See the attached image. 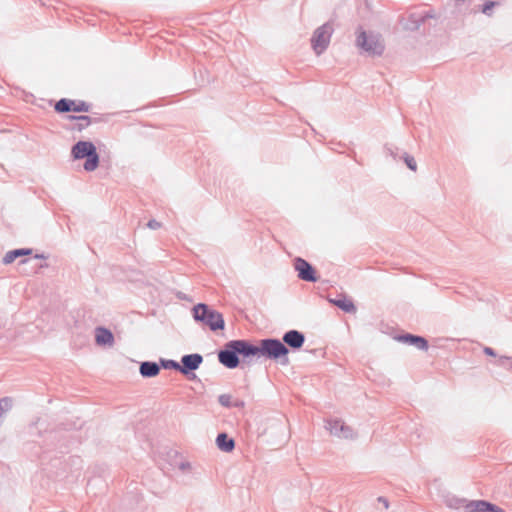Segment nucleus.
<instances>
[{
    "mask_svg": "<svg viewBox=\"0 0 512 512\" xmlns=\"http://www.w3.org/2000/svg\"><path fill=\"white\" fill-rule=\"evenodd\" d=\"M32 253V249L29 248H21V249H14L11 251H8L5 256L2 259V262L5 265L11 264L14 262L17 258L30 255Z\"/></svg>",
    "mask_w": 512,
    "mask_h": 512,
    "instance_id": "nucleus-18",
    "label": "nucleus"
},
{
    "mask_svg": "<svg viewBox=\"0 0 512 512\" xmlns=\"http://www.w3.org/2000/svg\"><path fill=\"white\" fill-rule=\"evenodd\" d=\"M395 340L410 346H414L418 350L422 351H426L429 348L428 341L424 337L410 333L397 335L395 336Z\"/></svg>",
    "mask_w": 512,
    "mask_h": 512,
    "instance_id": "nucleus-11",
    "label": "nucleus"
},
{
    "mask_svg": "<svg viewBox=\"0 0 512 512\" xmlns=\"http://www.w3.org/2000/svg\"><path fill=\"white\" fill-rule=\"evenodd\" d=\"M236 349L238 350V355H242L244 358H249L252 356H260V344L253 345L248 340H234Z\"/></svg>",
    "mask_w": 512,
    "mask_h": 512,
    "instance_id": "nucleus-13",
    "label": "nucleus"
},
{
    "mask_svg": "<svg viewBox=\"0 0 512 512\" xmlns=\"http://www.w3.org/2000/svg\"><path fill=\"white\" fill-rule=\"evenodd\" d=\"M282 341L287 348L290 347L291 349L298 350L304 345L305 336L298 330H289L284 333Z\"/></svg>",
    "mask_w": 512,
    "mask_h": 512,
    "instance_id": "nucleus-12",
    "label": "nucleus"
},
{
    "mask_svg": "<svg viewBox=\"0 0 512 512\" xmlns=\"http://www.w3.org/2000/svg\"><path fill=\"white\" fill-rule=\"evenodd\" d=\"M179 469L182 471H187L191 469V464L189 462H181L179 465Z\"/></svg>",
    "mask_w": 512,
    "mask_h": 512,
    "instance_id": "nucleus-28",
    "label": "nucleus"
},
{
    "mask_svg": "<svg viewBox=\"0 0 512 512\" xmlns=\"http://www.w3.org/2000/svg\"><path fill=\"white\" fill-rule=\"evenodd\" d=\"M193 317L196 321L208 326L212 331L222 330L225 327L223 315L204 303L194 306Z\"/></svg>",
    "mask_w": 512,
    "mask_h": 512,
    "instance_id": "nucleus-3",
    "label": "nucleus"
},
{
    "mask_svg": "<svg viewBox=\"0 0 512 512\" xmlns=\"http://www.w3.org/2000/svg\"><path fill=\"white\" fill-rule=\"evenodd\" d=\"M378 501H379V502H381V503L384 505V507H385L386 509L389 507V503H388V500H387L386 498H384V497H379V498H378Z\"/></svg>",
    "mask_w": 512,
    "mask_h": 512,
    "instance_id": "nucleus-31",
    "label": "nucleus"
},
{
    "mask_svg": "<svg viewBox=\"0 0 512 512\" xmlns=\"http://www.w3.org/2000/svg\"><path fill=\"white\" fill-rule=\"evenodd\" d=\"M496 5H497V3H496V2H494V1H488V2H486V3L483 5V7H482V12H483L484 14H486V15H491V13H490V12H491L492 8H493V7H495Z\"/></svg>",
    "mask_w": 512,
    "mask_h": 512,
    "instance_id": "nucleus-25",
    "label": "nucleus"
},
{
    "mask_svg": "<svg viewBox=\"0 0 512 512\" xmlns=\"http://www.w3.org/2000/svg\"><path fill=\"white\" fill-rule=\"evenodd\" d=\"M26 262H27L26 259H23V260L20 261V263H26Z\"/></svg>",
    "mask_w": 512,
    "mask_h": 512,
    "instance_id": "nucleus-33",
    "label": "nucleus"
},
{
    "mask_svg": "<svg viewBox=\"0 0 512 512\" xmlns=\"http://www.w3.org/2000/svg\"><path fill=\"white\" fill-rule=\"evenodd\" d=\"M466 512H490L492 503L485 500H472L464 505Z\"/></svg>",
    "mask_w": 512,
    "mask_h": 512,
    "instance_id": "nucleus-14",
    "label": "nucleus"
},
{
    "mask_svg": "<svg viewBox=\"0 0 512 512\" xmlns=\"http://www.w3.org/2000/svg\"><path fill=\"white\" fill-rule=\"evenodd\" d=\"M402 158H403L405 164L407 165V167L410 170H412V171H416L417 170V163H416L414 157H412L408 153H404Z\"/></svg>",
    "mask_w": 512,
    "mask_h": 512,
    "instance_id": "nucleus-23",
    "label": "nucleus"
},
{
    "mask_svg": "<svg viewBox=\"0 0 512 512\" xmlns=\"http://www.w3.org/2000/svg\"><path fill=\"white\" fill-rule=\"evenodd\" d=\"M71 119L77 120V130L82 131L83 129L87 128L91 123L92 119L89 116L82 115V116H70Z\"/></svg>",
    "mask_w": 512,
    "mask_h": 512,
    "instance_id": "nucleus-20",
    "label": "nucleus"
},
{
    "mask_svg": "<svg viewBox=\"0 0 512 512\" xmlns=\"http://www.w3.org/2000/svg\"><path fill=\"white\" fill-rule=\"evenodd\" d=\"M71 154L74 159H84V169L86 171H94L99 165V155L95 145L90 141H78L73 145Z\"/></svg>",
    "mask_w": 512,
    "mask_h": 512,
    "instance_id": "nucleus-4",
    "label": "nucleus"
},
{
    "mask_svg": "<svg viewBox=\"0 0 512 512\" xmlns=\"http://www.w3.org/2000/svg\"><path fill=\"white\" fill-rule=\"evenodd\" d=\"M95 340L98 345H113L114 336L112 332L104 327H97L95 330Z\"/></svg>",
    "mask_w": 512,
    "mask_h": 512,
    "instance_id": "nucleus-15",
    "label": "nucleus"
},
{
    "mask_svg": "<svg viewBox=\"0 0 512 512\" xmlns=\"http://www.w3.org/2000/svg\"><path fill=\"white\" fill-rule=\"evenodd\" d=\"M218 360L229 369H234L239 365L240 360L234 340L227 342L224 348L218 352Z\"/></svg>",
    "mask_w": 512,
    "mask_h": 512,
    "instance_id": "nucleus-6",
    "label": "nucleus"
},
{
    "mask_svg": "<svg viewBox=\"0 0 512 512\" xmlns=\"http://www.w3.org/2000/svg\"><path fill=\"white\" fill-rule=\"evenodd\" d=\"M203 362L202 355L198 353L187 354L182 356L181 358V373L188 377V379L193 380L196 378L195 370L199 368V366Z\"/></svg>",
    "mask_w": 512,
    "mask_h": 512,
    "instance_id": "nucleus-7",
    "label": "nucleus"
},
{
    "mask_svg": "<svg viewBox=\"0 0 512 512\" xmlns=\"http://www.w3.org/2000/svg\"><path fill=\"white\" fill-rule=\"evenodd\" d=\"M245 402L242 400H236L232 403V407L244 408Z\"/></svg>",
    "mask_w": 512,
    "mask_h": 512,
    "instance_id": "nucleus-29",
    "label": "nucleus"
},
{
    "mask_svg": "<svg viewBox=\"0 0 512 512\" xmlns=\"http://www.w3.org/2000/svg\"><path fill=\"white\" fill-rule=\"evenodd\" d=\"M55 110L59 113H66L70 111L74 112H88L90 110V104L84 101H75L66 98H62L55 104Z\"/></svg>",
    "mask_w": 512,
    "mask_h": 512,
    "instance_id": "nucleus-8",
    "label": "nucleus"
},
{
    "mask_svg": "<svg viewBox=\"0 0 512 512\" xmlns=\"http://www.w3.org/2000/svg\"><path fill=\"white\" fill-rule=\"evenodd\" d=\"M260 356L267 359L279 361L282 365H287L289 359L287 357L289 349L287 346L276 338H266L259 341Z\"/></svg>",
    "mask_w": 512,
    "mask_h": 512,
    "instance_id": "nucleus-2",
    "label": "nucleus"
},
{
    "mask_svg": "<svg viewBox=\"0 0 512 512\" xmlns=\"http://www.w3.org/2000/svg\"><path fill=\"white\" fill-rule=\"evenodd\" d=\"M326 428L332 435H335L339 438L352 439L355 437L353 429L346 425L342 420H329L327 421Z\"/></svg>",
    "mask_w": 512,
    "mask_h": 512,
    "instance_id": "nucleus-10",
    "label": "nucleus"
},
{
    "mask_svg": "<svg viewBox=\"0 0 512 512\" xmlns=\"http://www.w3.org/2000/svg\"><path fill=\"white\" fill-rule=\"evenodd\" d=\"M35 258H38V259H46V257L43 255V254H36L35 255Z\"/></svg>",
    "mask_w": 512,
    "mask_h": 512,
    "instance_id": "nucleus-32",
    "label": "nucleus"
},
{
    "mask_svg": "<svg viewBox=\"0 0 512 512\" xmlns=\"http://www.w3.org/2000/svg\"><path fill=\"white\" fill-rule=\"evenodd\" d=\"M332 32L333 28L329 23H325L315 30L311 39V44L317 55H320L327 49Z\"/></svg>",
    "mask_w": 512,
    "mask_h": 512,
    "instance_id": "nucleus-5",
    "label": "nucleus"
},
{
    "mask_svg": "<svg viewBox=\"0 0 512 512\" xmlns=\"http://www.w3.org/2000/svg\"><path fill=\"white\" fill-rule=\"evenodd\" d=\"M355 44L361 53L371 57H379L385 50V43L380 34L372 31L366 32L361 27L357 30Z\"/></svg>",
    "mask_w": 512,
    "mask_h": 512,
    "instance_id": "nucleus-1",
    "label": "nucleus"
},
{
    "mask_svg": "<svg viewBox=\"0 0 512 512\" xmlns=\"http://www.w3.org/2000/svg\"><path fill=\"white\" fill-rule=\"evenodd\" d=\"M294 268L298 272V277L307 282H316V271L313 266L306 260L297 257L294 260Z\"/></svg>",
    "mask_w": 512,
    "mask_h": 512,
    "instance_id": "nucleus-9",
    "label": "nucleus"
},
{
    "mask_svg": "<svg viewBox=\"0 0 512 512\" xmlns=\"http://www.w3.org/2000/svg\"><path fill=\"white\" fill-rule=\"evenodd\" d=\"M161 365L165 369H174L181 373V364L175 360H161Z\"/></svg>",
    "mask_w": 512,
    "mask_h": 512,
    "instance_id": "nucleus-22",
    "label": "nucleus"
},
{
    "mask_svg": "<svg viewBox=\"0 0 512 512\" xmlns=\"http://www.w3.org/2000/svg\"><path fill=\"white\" fill-rule=\"evenodd\" d=\"M330 302L346 313H355L357 310L352 300L346 299L345 297L331 299Z\"/></svg>",
    "mask_w": 512,
    "mask_h": 512,
    "instance_id": "nucleus-19",
    "label": "nucleus"
},
{
    "mask_svg": "<svg viewBox=\"0 0 512 512\" xmlns=\"http://www.w3.org/2000/svg\"><path fill=\"white\" fill-rule=\"evenodd\" d=\"M12 407V401L10 398L5 397L0 399V419L2 416L10 410Z\"/></svg>",
    "mask_w": 512,
    "mask_h": 512,
    "instance_id": "nucleus-21",
    "label": "nucleus"
},
{
    "mask_svg": "<svg viewBox=\"0 0 512 512\" xmlns=\"http://www.w3.org/2000/svg\"><path fill=\"white\" fill-rule=\"evenodd\" d=\"M147 226H148L150 229L155 230V229H159V228L161 227V223H160V222H158V221H157V220H155V219H152V220L148 221Z\"/></svg>",
    "mask_w": 512,
    "mask_h": 512,
    "instance_id": "nucleus-26",
    "label": "nucleus"
},
{
    "mask_svg": "<svg viewBox=\"0 0 512 512\" xmlns=\"http://www.w3.org/2000/svg\"><path fill=\"white\" fill-rule=\"evenodd\" d=\"M139 372L144 378H152L159 374L160 366L156 362L144 361L140 364Z\"/></svg>",
    "mask_w": 512,
    "mask_h": 512,
    "instance_id": "nucleus-16",
    "label": "nucleus"
},
{
    "mask_svg": "<svg viewBox=\"0 0 512 512\" xmlns=\"http://www.w3.org/2000/svg\"><path fill=\"white\" fill-rule=\"evenodd\" d=\"M385 149H386L387 153H389V154H390L394 159H396L397 154H396V152L394 151L393 147H391V146H386V147H385Z\"/></svg>",
    "mask_w": 512,
    "mask_h": 512,
    "instance_id": "nucleus-30",
    "label": "nucleus"
},
{
    "mask_svg": "<svg viewBox=\"0 0 512 512\" xmlns=\"http://www.w3.org/2000/svg\"><path fill=\"white\" fill-rule=\"evenodd\" d=\"M218 402L223 406V407H227V408H230L232 407V397L231 395L229 394H221L219 397H218Z\"/></svg>",
    "mask_w": 512,
    "mask_h": 512,
    "instance_id": "nucleus-24",
    "label": "nucleus"
},
{
    "mask_svg": "<svg viewBox=\"0 0 512 512\" xmlns=\"http://www.w3.org/2000/svg\"><path fill=\"white\" fill-rule=\"evenodd\" d=\"M218 448L223 452H231L235 448V441L226 433L218 434L216 438Z\"/></svg>",
    "mask_w": 512,
    "mask_h": 512,
    "instance_id": "nucleus-17",
    "label": "nucleus"
},
{
    "mask_svg": "<svg viewBox=\"0 0 512 512\" xmlns=\"http://www.w3.org/2000/svg\"><path fill=\"white\" fill-rule=\"evenodd\" d=\"M483 352L488 355V356H492V357H495L496 356V352L494 351V349H492L491 347H484L483 348Z\"/></svg>",
    "mask_w": 512,
    "mask_h": 512,
    "instance_id": "nucleus-27",
    "label": "nucleus"
}]
</instances>
